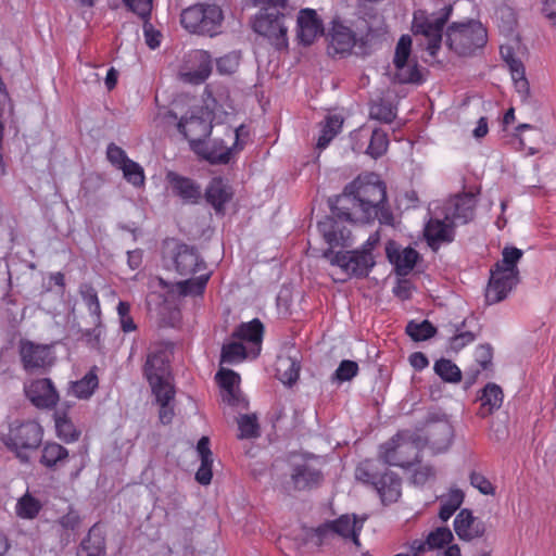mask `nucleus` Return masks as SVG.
I'll return each instance as SVG.
<instances>
[{"label": "nucleus", "mask_w": 556, "mask_h": 556, "mask_svg": "<svg viewBox=\"0 0 556 556\" xmlns=\"http://www.w3.org/2000/svg\"><path fill=\"white\" fill-rule=\"evenodd\" d=\"M358 370L359 368L356 362L344 359L334 371V378L340 382L350 381L358 374Z\"/></svg>", "instance_id": "obj_55"}, {"label": "nucleus", "mask_w": 556, "mask_h": 556, "mask_svg": "<svg viewBox=\"0 0 556 556\" xmlns=\"http://www.w3.org/2000/svg\"><path fill=\"white\" fill-rule=\"evenodd\" d=\"M365 519H359L356 515H341L339 518L329 521L333 534L344 540H351L356 547L361 546L359 535L363 530Z\"/></svg>", "instance_id": "obj_22"}, {"label": "nucleus", "mask_w": 556, "mask_h": 556, "mask_svg": "<svg viewBox=\"0 0 556 556\" xmlns=\"http://www.w3.org/2000/svg\"><path fill=\"white\" fill-rule=\"evenodd\" d=\"M333 535L334 534L332 532L330 523H329V521H327L314 530L312 540L314 541V543L316 545H323V544L330 542V540L333 538Z\"/></svg>", "instance_id": "obj_60"}, {"label": "nucleus", "mask_w": 556, "mask_h": 556, "mask_svg": "<svg viewBox=\"0 0 556 556\" xmlns=\"http://www.w3.org/2000/svg\"><path fill=\"white\" fill-rule=\"evenodd\" d=\"M43 439L42 426L33 419L14 420L9 425L2 442L23 464L30 460V453L38 450Z\"/></svg>", "instance_id": "obj_5"}, {"label": "nucleus", "mask_w": 556, "mask_h": 556, "mask_svg": "<svg viewBox=\"0 0 556 556\" xmlns=\"http://www.w3.org/2000/svg\"><path fill=\"white\" fill-rule=\"evenodd\" d=\"M430 435L429 443L435 454L447 451L452 442V431L447 425L433 429Z\"/></svg>", "instance_id": "obj_43"}, {"label": "nucleus", "mask_w": 556, "mask_h": 556, "mask_svg": "<svg viewBox=\"0 0 556 556\" xmlns=\"http://www.w3.org/2000/svg\"><path fill=\"white\" fill-rule=\"evenodd\" d=\"M204 94L207 96L203 100L204 105L191 108L176 125L179 134L186 139H205L211 135L212 121L219 109L224 114H228V110H232L230 104L217 105V101L212 98L208 88H205Z\"/></svg>", "instance_id": "obj_4"}, {"label": "nucleus", "mask_w": 556, "mask_h": 556, "mask_svg": "<svg viewBox=\"0 0 556 556\" xmlns=\"http://www.w3.org/2000/svg\"><path fill=\"white\" fill-rule=\"evenodd\" d=\"M454 530L463 541L481 538L485 532V525L472 515L470 509H462L454 519Z\"/></svg>", "instance_id": "obj_20"}, {"label": "nucleus", "mask_w": 556, "mask_h": 556, "mask_svg": "<svg viewBox=\"0 0 556 556\" xmlns=\"http://www.w3.org/2000/svg\"><path fill=\"white\" fill-rule=\"evenodd\" d=\"M465 494L460 489L452 488L445 496L441 497L439 517L442 521H447L455 511L462 506Z\"/></svg>", "instance_id": "obj_34"}, {"label": "nucleus", "mask_w": 556, "mask_h": 556, "mask_svg": "<svg viewBox=\"0 0 556 556\" xmlns=\"http://www.w3.org/2000/svg\"><path fill=\"white\" fill-rule=\"evenodd\" d=\"M142 372L152 392L175 388L170 369V352L165 346L155 345L149 349Z\"/></svg>", "instance_id": "obj_8"}, {"label": "nucleus", "mask_w": 556, "mask_h": 556, "mask_svg": "<svg viewBox=\"0 0 556 556\" xmlns=\"http://www.w3.org/2000/svg\"><path fill=\"white\" fill-rule=\"evenodd\" d=\"M232 337L256 346V354H258L264 337V325L258 318L241 323L232 332Z\"/></svg>", "instance_id": "obj_31"}, {"label": "nucleus", "mask_w": 556, "mask_h": 556, "mask_svg": "<svg viewBox=\"0 0 556 556\" xmlns=\"http://www.w3.org/2000/svg\"><path fill=\"white\" fill-rule=\"evenodd\" d=\"M41 508V502L27 492L18 498L15 511L16 515L23 519H34L38 516Z\"/></svg>", "instance_id": "obj_41"}, {"label": "nucleus", "mask_w": 556, "mask_h": 556, "mask_svg": "<svg viewBox=\"0 0 556 556\" xmlns=\"http://www.w3.org/2000/svg\"><path fill=\"white\" fill-rule=\"evenodd\" d=\"M519 277L494 267L491 268V276L485 289V302L489 305L496 304L504 299L518 283Z\"/></svg>", "instance_id": "obj_16"}, {"label": "nucleus", "mask_w": 556, "mask_h": 556, "mask_svg": "<svg viewBox=\"0 0 556 556\" xmlns=\"http://www.w3.org/2000/svg\"><path fill=\"white\" fill-rule=\"evenodd\" d=\"M333 218L343 223L367 224L376 219L392 225L393 214L387 200V186L375 173L358 175L331 203Z\"/></svg>", "instance_id": "obj_1"}, {"label": "nucleus", "mask_w": 556, "mask_h": 556, "mask_svg": "<svg viewBox=\"0 0 556 556\" xmlns=\"http://www.w3.org/2000/svg\"><path fill=\"white\" fill-rule=\"evenodd\" d=\"M435 374L446 382H459L462 380L460 369L451 359L441 358L434 363Z\"/></svg>", "instance_id": "obj_44"}, {"label": "nucleus", "mask_w": 556, "mask_h": 556, "mask_svg": "<svg viewBox=\"0 0 556 556\" xmlns=\"http://www.w3.org/2000/svg\"><path fill=\"white\" fill-rule=\"evenodd\" d=\"M454 536L452 531L446 527H439L429 532L426 538V544L429 551L443 548L453 541Z\"/></svg>", "instance_id": "obj_47"}, {"label": "nucleus", "mask_w": 556, "mask_h": 556, "mask_svg": "<svg viewBox=\"0 0 556 556\" xmlns=\"http://www.w3.org/2000/svg\"><path fill=\"white\" fill-rule=\"evenodd\" d=\"M523 252L515 247H505L502 251V260L494 264V268L519 277L518 262L521 260Z\"/></svg>", "instance_id": "obj_38"}, {"label": "nucleus", "mask_w": 556, "mask_h": 556, "mask_svg": "<svg viewBox=\"0 0 556 556\" xmlns=\"http://www.w3.org/2000/svg\"><path fill=\"white\" fill-rule=\"evenodd\" d=\"M125 5L142 20L149 18L152 10V0H123Z\"/></svg>", "instance_id": "obj_57"}, {"label": "nucleus", "mask_w": 556, "mask_h": 556, "mask_svg": "<svg viewBox=\"0 0 556 556\" xmlns=\"http://www.w3.org/2000/svg\"><path fill=\"white\" fill-rule=\"evenodd\" d=\"M420 448L419 440H413L402 432L381 446L380 457L387 465L408 469L419 463Z\"/></svg>", "instance_id": "obj_10"}, {"label": "nucleus", "mask_w": 556, "mask_h": 556, "mask_svg": "<svg viewBox=\"0 0 556 556\" xmlns=\"http://www.w3.org/2000/svg\"><path fill=\"white\" fill-rule=\"evenodd\" d=\"M488 40L486 29L480 22L452 24L446 30V45L458 55H469Z\"/></svg>", "instance_id": "obj_7"}, {"label": "nucleus", "mask_w": 556, "mask_h": 556, "mask_svg": "<svg viewBox=\"0 0 556 556\" xmlns=\"http://www.w3.org/2000/svg\"><path fill=\"white\" fill-rule=\"evenodd\" d=\"M68 450L60 443L48 441L40 450L39 464L48 470H59L68 462Z\"/></svg>", "instance_id": "obj_25"}, {"label": "nucleus", "mask_w": 556, "mask_h": 556, "mask_svg": "<svg viewBox=\"0 0 556 556\" xmlns=\"http://www.w3.org/2000/svg\"><path fill=\"white\" fill-rule=\"evenodd\" d=\"M323 472L309 458H304L292 465L290 480L295 491L311 490L317 488L323 481Z\"/></svg>", "instance_id": "obj_17"}, {"label": "nucleus", "mask_w": 556, "mask_h": 556, "mask_svg": "<svg viewBox=\"0 0 556 556\" xmlns=\"http://www.w3.org/2000/svg\"><path fill=\"white\" fill-rule=\"evenodd\" d=\"M478 399L480 401L478 416L485 418L501 408L504 401V393L498 384L489 382L481 390Z\"/></svg>", "instance_id": "obj_28"}, {"label": "nucleus", "mask_w": 556, "mask_h": 556, "mask_svg": "<svg viewBox=\"0 0 556 556\" xmlns=\"http://www.w3.org/2000/svg\"><path fill=\"white\" fill-rule=\"evenodd\" d=\"M424 237L427 244L433 251H438L441 245L451 243L455 238V226L445 216L441 219L431 217L425 225Z\"/></svg>", "instance_id": "obj_18"}, {"label": "nucleus", "mask_w": 556, "mask_h": 556, "mask_svg": "<svg viewBox=\"0 0 556 556\" xmlns=\"http://www.w3.org/2000/svg\"><path fill=\"white\" fill-rule=\"evenodd\" d=\"M410 51H412V38L408 35H403L399 39L396 47H395V53L393 63L395 64H402L404 62L413 60L410 58Z\"/></svg>", "instance_id": "obj_54"}, {"label": "nucleus", "mask_w": 556, "mask_h": 556, "mask_svg": "<svg viewBox=\"0 0 556 556\" xmlns=\"http://www.w3.org/2000/svg\"><path fill=\"white\" fill-rule=\"evenodd\" d=\"M286 15L275 8L261 10L252 22L255 33L268 39L278 49L288 46V27L285 24Z\"/></svg>", "instance_id": "obj_11"}, {"label": "nucleus", "mask_w": 556, "mask_h": 556, "mask_svg": "<svg viewBox=\"0 0 556 556\" xmlns=\"http://www.w3.org/2000/svg\"><path fill=\"white\" fill-rule=\"evenodd\" d=\"M383 504L395 503L402 494V480L392 472L386 471L379 476L377 481H372Z\"/></svg>", "instance_id": "obj_26"}, {"label": "nucleus", "mask_w": 556, "mask_h": 556, "mask_svg": "<svg viewBox=\"0 0 556 556\" xmlns=\"http://www.w3.org/2000/svg\"><path fill=\"white\" fill-rule=\"evenodd\" d=\"M191 150L211 164L229 163L233 151L244 148L245 141H233L232 148L222 146L223 141H189Z\"/></svg>", "instance_id": "obj_14"}, {"label": "nucleus", "mask_w": 556, "mask_h": 556, "mask_svg": "<svg viewBox=\"0 0 556 556\" xmlns=\"http://www.w3.org/2000/svg\"><path fill=\"white\" fill-rule=\"evenodd\" d=\"M174 265L176 271L181 276H193L200 273L197 277L178 282V288L182 294L200 295L204 292L211 273L206 271V263L201 258L195 248L187 244L177 245Z\"/></svg>", "instance_id": "obj_3"}, {"label": "nucleus", "mask_w": 556, "mask_h": 556, "mask_svg": "<svg viewBox=\"0 0 556 556\" xmlns=\"http://www.w3.org/2000/svg\"><path fill=\"white\" fill-rule=\"evenodd\" d=\"M124 178L131 184L134 187H142L144 185V172L143 168L135 161L129 160L122 166Z\"/></svg>", "instance_id": "obj_48"}, {"label": "nucleus", "mask_w": 556, "mask_h": 556, "mask_svg": "<svg viewBox=\"0 0 556 556\" xmlns=\"http://www.w3.org/2000/svg\"><path fill=\"white\" fill-rule=\"evenodd\" d=\"M240 64V54L238 52H230L216 60L217 72L220 75L233 74Z\"/></svg>", "instance_id": "obj_50"}, {"label": "nucleus", "mask_w": 556, "mask_h": 556, "mask_svg": "<svg viewBox=\"0 0 556 556\" xmlns=\"http://www.w3.org/2000/svg\"><path fill=\"white\" fill-rule=\"evenodd\" d=\"M215 378L222 389L223 402L230 406H238L241 401L239 391V374L231 369L220 368Z\"/></svg>", "instance_id": "obj_24"}, {"label": "nucleus", "mask_w": 556, "mask_h": 556, "mask_svg": "<svg viewBox=\"0 0 556 556\" xmlns=\"http://www.w3.org/2000/svg\"><path fill=\"white\" fill-rule=\"evenodd\" d=\"M477 206L476 195L465 192L452 197L443 206V215L454 226L465 225L475 217Z\"/></svg>", "instance_id": "obj_13"}, {"label": "nucleus", "mask_w": 556, "mask_h": 556, "mask_svg": "<svg viewBox=\"0 0 556 556\" xmlns=\"http://www.w3.org/2000/svg\"><path fill=\"white\" fill-rule=\"evenodd\" d=\"M386 254L389 262L394 265L396 274L401 276L408 275L419 258V254L415 249L410 247L402 249L395 241L387 243Z\"/></svg>", "instance_id": "obj_19"}, {"label": "nucleus", "mask_w": 556, "mask_h": 556, "mask_svg": "<svg viewBox=\"0 0 556 556\" xmlns=\"http://www.w3.org/2000/svg\"><path fill=\"white\" fill-rule=\"evenodd\" d=\"M232 194L231 187L222 177H214L205 190V199L216 213L224 212V206L231 199Z\"/></svg>", "instance_id": "obj_29"}, {"label": "nucleus", "mask_w": 556, "mask_h": 556, "mask_svg": "<svg viewBox=\"0 0 556 556\" xmlns=\"http://www.w3.org/2000/svg\"><path fill=\"white\" fill-rule=\"evenodd\" d=\"M475 334L471 331H460L453 336L450 340V348L453 351H459L469 343L473 342Z\"/></svg>", "instance_id": "obj_62"}, {"label": "nucleus", "mask_w": 556, "mask_h": 556, "mask_svg": "<svg viewBox=\"0 0 556 556\" xmlns=\"http://www.w3.org/2000/svg\"><path fill=\"white\" fill-rule=\"evenodd\" d=\"M355 478L364 483L372 484V481H377L379 477L372 471L371 463L366 460L356 467Z\"/></svg>", "instance_id": "obj_59"}, {"label": "nucleus", "mask_w": 556, "mask_h": 556, "mask_svg": "<svg viewBox=\"0 0 556 556\" xmlns=\"http://www.w3.org/2000/svg\"><path fill=\"white\" fill-rule=\"evenodd\" d=\"M76 556H105V538L102 528L96 523L81 541Z\"/></svg>", "instance_id": "obj_30"}, {"label": "nucleus", "mask_w": 556, "mask_h": 556, "mask_svg": "<svg viewBox=\"0 0 556 556\" xmlns=\"http://www.w3.org/2000/svg\"><path fill=\"white\" fill-rule=\"evenodd\" d=\"M117 314L123 332H132L137 329V325L130 315V304L128 302L119 301Z\"/></svg>", "instance_id": "obj_53"}, {"label": "nucleus", "mask_w": 556, "mask_h": 556, "mask_svg": "<svg viewBox=\"0 0 556 556\" xmlns=\"http://www.w3.org/2000/svg\"><path fill=\"white\" fill-rule=\"evenodd\" d=\"M511 78L515 88L523 102L530 98V85L526 77V68L521 61H511Z\"/></svg>", "instance_id": "obj_40"}, {"label": "nucleus", "mask_w": 556, "mask_h": 556, "mask_svg": "<svg viewBox=\"0 0 556 556\" xmlns=\"http://www.w3.org/2000/svg\"><path fill=\"white\" fill-rule=\"evenodd\" d=\"M394 79L400 84H420L422 81L421 73L416 60H410L402 64H395Z\"/></svg>", "instance_id": "obj_39"}, {"label": "nucleus", "mask_w": 556, "mask_h": 556, "mask_svg": "<svg viewBox=\"0 0 556 556\" xmlns=\"http://www.w3.org/2000/svg\"><path fill=\"white\" fill-rule=\"evenodd\" d=\"M224 21L222 9L214 3H197L181 11L180 24L190 34L214 37Z\"/></svg>", "instance_id": "obj_6"}, {"label": "nucleus", "mask_w": 556, "mask_h": 556, "mask_svg": "<svg viewBox=\"0 0 556 556\" xmlns=\"http://www.w3.org/2000/svg\"><path fill=\"white\" fill-rule=\"evenodd\" d=\"M470 484L484 495H494L495 488L482 473L472 471L469 476Z\"/></svg>", "instance_id": "obj_56"}, {"label": "nucleus", "mask_w": 556, "mask_h": 556, "mask_svg": "<svg viewBox=\"0 0 556 556\" xmlns=\"http://www.w3.org/2000/svg\"><path fill=\"white\" fill-rule=\"evenodd\" d=\"M239 438L252 439L260 435V426L255 415H242L238 419Z\"/></svg>", "instance_id": "obj_49"}, {"label": "nucleus", "mask_w": 556, "mask_h": 556, "mask_svg": "<svg viewBox=\"0 0 556 556\" xmlns=\"http://www.w3.org/2000/svg\"><path fill=\"white\" fill-rule=\"evenodd\" d=\"M370 117L382 121L384 123H391L396 113L393 106L389 102H376L370 106Z\"/></svg>", "instance_id": "obj_51"}, {"label": "nucleus", "mask_w": 556, "mask_h": 556, "mask_svg": "<svg viewBox=\"0 0 556 556\" xmlns=\"http://www.w3.org/2000/svg\"><path fill=\"white\" fill-rule=\"evenodd\" d=\"M494 18L501 33L507 37L514 36L517 27V15L511 7L505 3L498 5L495 10Z\"/></svg>", "instance_id": "obj_35"}, {"label": "nucleus", "mask_w": 556, "mask_h": 556, "mask_svg": "<svg viewBox=\"0 0 556 556\" xmlns=\"http://www.w3.org/2000/svg\"><path fill=\"white\" fill-rule=\"evenodd\" d=\"M330 36V43L336 53H348L356 43L354 31L341 22H333Z\"/></svg>", "instance_id": "obj_32"}, {"label": "nucleus", "mask_w": 556, "mask_h": 556, "mask_svg": "<svg viewBox=\"0 0 556 556\" xmlns=\"http://www.w3.org/2000/svg\"><path fill=\"white\" fill-rule=\"evenodd\" d=\"M298 36L303 45H311L323 35V23L313 9H303L298 16Z\"/></svg>", "instance_id": "obj_23"}, {"label": "nucleus", "mask_w": 556, "mask_h": 556, "mask_svg": "<svg viewBox=\"0 0 556 556\" xmlns=\"http://www.w3.org/2000/svg\"><path fill=\"white\" fill-rule=\"evenodd\" d=\"M319 232L329 249L324 252V256L332 265L341 268L349 277H367L375 266L376 262L372 253L361 252L359 250L333 252V248L350 247L352 244L351 230L333 217H326L318 223Z\"/></svg>", "instance_id": "obj_2"}, {"label": "nucleus", "mask_w": 556, "mask_h": 556, "mask_svg": "<svg viewBox=\"0 0 556 556\" xmlns=\"http://www.w3.org/2000/svg\"><path fill=\"white\" fill-rule=\"evenodd\" d=\"M166 180L169 182L173 192L184 202L195 204L201 200V186L191 178L170 170L166 174Z\"/></svg>", "instance_id": "obj_21"}, {"label": "nucleus", "mask_w": 556, "mask_h": 556, "mask_svg": "<svg viewBox=\"0 0 556 556\" xmlns=\"http://www.w3.org/2000/svg\"><path fill=\"white\" fill-rule=\"evenodd\" d=\"M452 5H445L439 12L428 14L418 10L414 13L413 30L416 35H422L427 39V50L434 56L440 49L442 29L452 13Z\"/></svg>", "instance_id": "obj_9"}, {"label": "nucleus", "mask_w": 556, "mask_h": 556, "mask_svg": "<svg viewBox=\"0 0 556 556\" xmlns=\"http://www.w3.org/2000/svg\"><path fill=\"white\" fill-rule=\"evenodd\" d=\"M434 476V469L431 466H419L415 469L412 480L415 484H425L430 478Z\"/></svg>", "instance_id": "obj_64"}, {"label": "nucleus", "mask_w": 556, "mask_h": 556, "mask_svg": "<svg viewBox=\"0 0 556 556\" xmlns=\"http://www.w3.org/2000/svg\"><path fill=\"white\" fill-rule=\"evenodd\" d=\"M18 354L23 368L26 371H37L46 369L52 365V351L48 344H40L27 339H22L18 343Z\"/></svg>", "instance_id": "obj_12"}, {"label": "nucleus", "mask_w": 556, "mask_h": 556, "mask_svg": "<svg viewBox=\"0 0 556 556\" xmlns=\"http://www.w3.org/2000/svg\"><path fill=\"white\" fill-rule=\"evenodd\" d=\"M79 294L90 315L96 321H100L101 306L97 290L90 283H83L79 288Z\"/></svg>", "instance_id": "obj_42"}, {"label": "nucleus", "mask_w": 556, "mask_h": 556, "mask_svg": "<svg viewBox=\"0 0 556 556\" xmlns=\"http://www.w3.org/2000/svg\"><path fill=\"white\" fill-rule=\"evenodd\" d=\"M212 466H213V460H206V459L201 460V465L195 472V480L200 484L207 485L211 483L212 478H213Z\"/></svg>", "instance_id": "obj_61"}, {"label": "nucleus", "mask_w": 556, "mask_h": 556, "mask_svg": "<svg viewBox=\"0 0 556 556\" xmlns=\"http://www.w3.org/2000/svg\"><path fill=\"white\" fill-rule=\"evenodd\" d=\"M97 370L93 366L81 379L72 382L70 392L79 400H89L99 387Z\"/></svg>", "instance_id": "obj_33"}, {"label": "nucleus", "mask_w": 556, "mask_h": 556, "mask_svg": "<svg viewBox=\"0 0 556 556\" xmlns=\"http://www.w3.org/2000/svg\"><path fill=\"white\" fill-rule=\"evenodd\" d=\"M155 396L156 403L160 405L159 417L163 425H168L174 418V407L170 403L175 399V388H167L152 392Z\"/></svg>", "instance_id": "obj_36"}, {"label": "nucleus", "mask_w": 556, "mask_h": 556, "mask_svg": "<svg viewBox=\"0 0 556 556\" xmlns=\"http://www.w3.org/2000/svg\"><path fill=\"white\" fill-rule=\"evenodd\" d=\"M247 357V349L241 342H229L223 345L220 363L236 364Z\"/></svg>", "instance_id": "obj_46"}, {"label": "nucleus", "mask_w": 556, "mask_h": 556, "mask_svg": "<svg viewBox=\"0 0 556 556\" xmlns=\"http://www.w3.org/2000/svg\"><path fill=\"white\" fill-rule=\"evenodd\" d=\"M192 58L197 63V68L180 71L179 77L184 83L200 85L207 79L212 72L211 55L206 51L199 50Z\"/></svg>", "instance_id": "obj_27"}, {"label": "nucleus", "mask_w": 556, "mask_h": 556, "mask_svg": "<svg viewBox=\"0 0 556 556\" xmlns=\"http://www.w3.org/2000/svg\"><path fill=\"white\" fill-rule=\"evenodd\" d=\"M343 126V117L341 115L327 116L318 139H333L339 135Z\"/></svg>", "instance_id": "obj_52"}, {"label": "nucleus", "mask_w": 556, "mask_h": 556, "mask_svg": "<svg viewBox=\"0 0 556 556\" xmlns=\"http://www.w3.org/2000/svg\"><path fill=\"white\" fill-rule=\"evenodd\" d=\"M58 523L65 531H75L80 526V516L77 511L70 510L58 520Z\"/></svg>", "instance_id": "obj_63"}, {"label": "nucleus", "mask_w": 556, "mask_h": 556, "mask_svg": "<svg viewBox=\"0 0 556 556\" xmlns=\"http://www.w3.org/2000/svg\"><path fill=\"white\" fill-rule=\"evenodd\" d=\"M54 424L56 435L63 442L73 443L79 439L80 430L76 428L65 413L56 412L54 414Z\"/></svg>", "instance_id": "obj_37"}, {"label": "nucleus", "mask_w": 556, "mask_h": 556, "mask_svg": "<svg viewBox=\"0 0 556 556\" xmlns=\"http://www.w3.org/2000/svg\"><path fill=\"white\" fill-rule=\"evenodd\" d=\"M25 393L30 403L37 408L51 409L60 401L59 392L49 378L33 380L25 387Z\"/></svg>", "instance_id": "obj_15"}, {"label": "nucleus", "mask_w": 556, "mask_h": 556, "mask_svg": "<svg viewBox=\"0 0 556 556\" xmlns=\"http://www.w3.org/2000/svg\"><path fill=\"white\" fill-rule=\"evenodd\" d=\"M405 331L414 341L418 342L432 338L437 329L429 320H422L421 323L412 320L406 325Z\"/></svg>", "instance_id": "obj_45"}, {"label": "nucleus", "mask_w": 556, "mask_h": 556, "mask_svg": "<svg viewBox=\"0 0 556 556\" xmlns=\"http://www.w3.org/2000/svg\"><path fill=\"white\" fill-rule=\"evenodd\" d=\"M106 156L111 164L118 169H121L122 166H124L127 161L130 160L125 151L122 148L115 146L113 142L108 147Z\"/></svg>", "instance_id": "obj_58"}]
</instances>
